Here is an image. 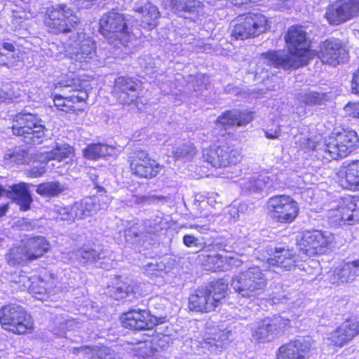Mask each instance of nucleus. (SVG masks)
I'll return each instance as SVG.
<instances>
[{
  "label": "nucleus",
  "mask_w": 359,
  "mask_h": 359,
  "mask_svg": "<svg viewBox=\"0 0 359 359\" xmlns=\"http://www.w3.org/2000/svg\"><path fill=\"white\" fill-rule=\"evenodd\" d=\"M90 84L81 76L61 80L51 86L50 97L57 111L79 114L84 111L89 98Z\"/></svg>",
  "instance_id": "f257e3e1"
},
{
  "label": "nucleus",
  "mask_w": 359,
  "mask_h": 359,
  "mask_svg": "<svg viewBox=\"0 0 359 359\" xmlns=\"http://www.w3.org/2000/svg\"><path fill=\"white\" fill-rule=\"evenodd\" d=\"M229 287L224 278L213 279L195 289L187 302L191 312L204 314L215 311L229 297Z\"/></svg>",
  "instance_id": "f03ea898"
},
{
  "label": "nucleus",
  "mask_w": 359,
  "mask_h": 359,
  "mask_svg": "<svg viewBox=\"0 0 359 359\" xmlns=\"http://www.w3.org/2000/svg\"><path fill=\"white\" fill-rule=\"evenodd\" d=\"M50 250V242L46 236L34 235L12 245L4 255L5 261L13 268L26 266L43 258Z\"/></svg>",
  "instance_id": "7ed1b4c3"
},
{
  "label": "nucleus",
  "mask_w": 359,
  "mask_h": 359,
  "mask_svg": "<svg viewBox=\"0 0 359 359\" xmlns=\"http://www.w3.org/2000/svg\"><path fill=\"white\" fill-rule=\"evenodd\" d=\"M270 18L262 12L248 11L238 15L231 22L230 36L236 41L254 39L271 28Z\"/></svg>",
  "instance_id": "20e7f679"
},
{
  "label": "nucleus",
  "mask_w": 359,
  "mask_h": 359,
  "mask_svg": "<svg viewBox=\"0 0 359 359\" xmlns=\"http://www.w3.org/2000/svg\"><path fill=\"white\" fill-rule=\"evenodd\" d=\"M359 147V136L355 130L347 128H334L323 140V151L327 161L349 156Z\"/></svg>",
  "instance_id": "39448f33"
},
{
  "label": "nucleus",
  "mask_w": 359,
  "mask_h": 359,
  "mask_svg": "<svg viewBox=\"0 0 359 359\" xmlns=\"http://www.w3.org/2000/svg\"><path fill=\"white\" fill-rule=\"evenodd\" d=\"M81 18L76 11L66 3H60L46 8L43 24L53 34H67L74 32L80 25Z\"/></svg>",
  "instance_id": "423d86ee"
},
{
  "label": "nucleus",
  "mask_w": 359,
  "mask_h": 359,
  "mask_svg": "<svg viewBox=\"0 0 359 359\" xmlns=\"http://www.w3.org/2000/svg\"><path fill=\"white\" fill-rule=\"evenodd\" d=\"M98 31L109 43L123 46L128 44L133 35L126 15L116 8L111 9L101 17Z\"/></svg>",
  "instance_id": "0eeeda50"
},
{
  "label": "nucleus",
  "mask_w": 359,
  "mask_h": 359,
  "mask_svg": "<svg viewBox=\"0 0 359 359\" xmlns=\"http://www.w3.org/2000/svg\"><path fill=\"white\" fill-rule=\"evenodd\" d=\"M12 134L27 144L42 142L45 137L46 126L38 114L31 112H18L11 118L10 127Z\"/></svg>",
  "instance_id": "6e6552de"
},
{
  "label": "nucleus",
  "mask_w": 359,
  "mask_h": 359,
  "mask_svg": "<svg viewBox=\"0 0 359 359\" xmlns=\"http://www.w3.org/2000/svg\"><path fill=\"white\" fill-rule=\"evenodd\" d=\"M0 325L4 330L18 336L32 334L35 330L31 314L21 306L14 304L1 307Z\"/></svg>",
  "instance_id": "1a4fd4ad"
},
{
  "label": "nucleus",
  "mask_w": 359,
  "mask_h": 359,
  "mask_svg": "<svg viewBox=\"0 0 359 359\" xmlns=\"http://www.w3.org/2000/svg\"><path fill=\"white\" fill-rule=\"evenodd\" d=\"M284 41L288 53L302 67L306 66L315 57V50L311 49L308 33L303 25L290 26L284 35Z\"/></svg>",
  "instance_id": "9d476101"
},
{
  "label": "nucleus",
  "mask_w": 359,
  "mask_h": 359,
  "mask_svg": "<svg viewBox=\"0 0 359 359\" xmlns=\"http://www.w3.org/2000/svg\"><path fill=\"white\" fill-rule=\"evenodd\" d=\"M126 162L130 174L137 180L155 179L163 168L147 150L140 148L130 150L127 154Z\"/></svg>",
  "instance_id": "9b49d317"
},
{
  "label": "nucleus",
  "mask_w": 359,
  "mask_h": 359,
  "mask_svg": "<svg viewBox=\"0 0 359 359\" xmlns=\"http://www.w3.org/2000/svg\"><path fill=\"white\" fill-rule=\"evenodd\" d=\"M266 210L273 222L280 224H290L299 217L300 206L290 195L276 194L267 200Z\"/></svg>",
  "instance_id": "f8f14e48"
},
{
  "label": "nucleus",
  "mask_w": 359,
  "mask_h": 359,
  "mask_svg": "<svg viewBox=\"0 0 359 359\" xmlns=\"http://www.w3.org/2000/svg\"><path fill=\"white\" fill-rule=\"evenodd\" d=\"M329 222L335 227H346L359 224V196L341 197L337 205L329 210Z\"/></svg>",
  "instance_id": "ddd939ff"
},
{
  "label": "nucleus",
  "mask_w": 359,
  "mask_h": 359,
  "mask_svg": "<svg viewBox=\"0 0 359 359\" xmlns=\"http://www.w3.org/2000/svg\"><path fill=\"white\" fill-rule=\"evenodd\" d=\"M120 323L126 330L133 332L152 330L167 321L166 316H156L149 310L132 308L121 313Z\"/></svg>",
  "instance_id": "4468645a"
},
{
  "label": "nucleus",
  "mask_w": 359,
  "mask_h": 359,
  "mask_svg": "<svg viewBox=\"0 0 359 359\" xmlns=\"http://www.w3.org/2000/svg\"><path fill=\"white\" fill-rule=\"evenodd\" d=\"M204 161L215 168H226L240 163L243 155L241 149L231 143L221 142L203 149Z\"/></svg>",
  "instance_id": "2eb2a0df"
},
{
  "label": "nucleus",
  "mask_w": 359,
  "mask_h": 359,
  "mask_svg": "<svg viewBox=\"0 0 359 359\" xmlns=\"http://www.w3.org/2000/svg\"><path fill=\"white\" fill-rule=\"evenodd\" d=\"M266 284L262 271L258 267H251L237 277L234 289L243 297H256L264 292Z\"/></svg>",
  "instance_id": "dca6fc26"
},
{
  "label": "nucleus",
  "mask_w": 359,
  "mask_h": 359,
  "mask_svg": "<svg viewBox=\"0 0 359 359\" xmlns=\"http://www.w3.org/2000/svg\"><path fill=\"white\" fill-rule=\"evenodd\" d=\"M359 17V0H335L326 7L324 18L331 26H338Z\"/></svg>",
  "instance_id": "f3484780"
},
{
  "label": "nucleus",
  "mask_w": 359,
  "mask_h": 359,
  "mask_svg": "<svg viewBox=\"0 0 359 359\" xmlns=\"http://www.w3.org/2000/svg\"><path fill=\"white\" fill-rule=\"evenodd\" d=\"M315 55L324 65L335 67L348 57V52L340 39L332 37L320 42Z\"/></svg>",
  "instance_id": "a211bd4d"
},
{
  "label": "nucleus",
  "mask_w": 359,
  "mask_h": 359,
  "mask_svg": "<svg viewBox=\"0 0 359 359\" xmlns=\"http://www.w3.org/2000/svg\"><path fill=\"white\" fill-rule=\"evenodd\" d=\"M290 327V320L282 317L266 318L261 320L253 332V337L261 343L273 340Z\"/></svg>",
  "instance_id": "6ab92c4d"
},
{
  "label": "nucleus",
  "mask_w": 359,
  "mask_h": 359,
  "mask_svg": "<svg viewBox=\"0 0 359 359\" xmlns=\"http://www.w3.org/2000/svg\"><path fill=\"white\" fill-rule=\"evenodd\" d=\"M331 243L330 236L326 232L313 230L303 233L299 246L306 255L313 257L325 254Z\"/></svg>",
  "instance_id": "aec40b11"
},
{
  "label": "nucleus",
  "mask_w": 359,
  "mask_h": 359,
  "mask_svg": "<svg viewBox=\"0 0 359 359\" xmlns=\"http://www.w3.org/2000/svg\"><path fill=\"white\" fill-rule=\"evenodd\" d=\"M140 88V81L129 76H118L114 79L111 94L118 103L130 105L137 102L135 94Z\"/></svg>",
  "instance_id": "412c9836"
},
{
  "label": "nucleus",
  "mask_w": 359,
  "mask_h": 359,
  "mask_svg": "<svg viewBox=\"0 0 359 359\" xmlns=\"http://www.w3.org/2000/svg\"><path fill=\"white\" fill-rule=\"evenodd\" d=\"M336 182L344 191H359V159L344 162L336 172Z\"/></svg>",
  "instance_id": "4be33fe9"
},
{
  "label": "nucleus",
  "mask_w": 359,
  "mask_h": 359,
  "mask_svg": "<svg viewBox=\"0 0 359 359\" xmlns=\"http://www.w3.org/2000/svg\"><path fill=\"white\" fill-rule=\"evenodd\" d=\"M312 341L305 338L292 339L281 344L276 351V359H307L311 353Z\"/></svg>",
  "instance_id": "5701e85b"
},
{
  "label": "nucleus",
  "mask_w": 359,
  "mask_h": 359,
  "mask_svg": "<svg viewBox=\"0 0 359 359\" xmlns=\"http://www.w3.org/2000/svg\"><path fill=\"white\" fill-rule=\"evenodd\" d=\"M359 334V320L347 318L330 333L329 337L332 345L342 347Z\"/></svg>",
  "instance_id": "b1692460"
},
{
  "label": "nucleus",
  "mask_w": 359,
  "mask_h": 359,
  "mask_svg": "<svg viewBox=\"0 0 359 359\" xmlns=\"http://www.w3.org/2000/svg\"><path fill=\"white\" fill-rule=\"evenodd\" d=\"M31 186V184L20 182L12 184L9 189L6 190V196L18 205L21 212H27L32 208L34 200L30 191Z\"/></svg>",
  "instance_id": "393cba45"
},
{
  "label": "nucleus",
  "mask_w": 359,
  "mask_h": 359,
  "mask_svg": "<svg viewBox=\"0 0 359 359\" xmlns=\"http://www.w3.org/2000/svg\"><path fill=\"white\" fill-rule=\"evenodd\" d=\"M299 262L294 249L288 247L276 248L273 254L267 259L269 265L279 267L285 271L295 269Z\"/></svg>",
  "instance_id": "a878e982"
},
{
  "label": "nucleus",
  "mask_w": 359,
  "mask_h": 359,
  "mask_svg": "<svg viewBox=\"0 0 359 359\" xmlns=\"http://www.w3.org/2000/svg\"><path fill=\"white\" fill-rule=\"evenodd\" d=\"M260 59L267 66L281 68L286 71L302 67L290 53L282 55L278 50H270L261 53Z\"/></svg>",
  "instance_id": "bb28decb"
},
{
  "label": "nucleus",
  "mask_w": 359,
  "mask_h": 359,
  "mask_svg": "<svg viewBox=\"0 0 359 359\" xmlns=\"http://www.w3.org/2000/svg\"><path fill=\"white\" fill-rule=\"evenodd\" d=\"M231 332L225 330L216 329L213 332L206 334L201 341L203 348L210 352L220 353L230 343Z\"/></svg>",
  "instance_id": "cd10ccee"
},
{
  "label": "nucleus",
  "mask_w": 359,
  "mask_h": 359,
  "mask_svg": "<svg viewBox=\"0 0 359 359\" xmlns=\"http://www.w3.org/2000/svg\"><path fill=\"white\" fill-rule=\"evenodd\" d=\"M109 149L110 147L104 143H90L83 149V155L88 160L97 161L109 156Z\"/></svg>",
  "instance_id": "c85d7f7f"
},
{
  "label": "nucleus",
  "mask_w": 359,
  "mask_h": 359,
  "mask_svg": "<svg viewBox=\"0 0 359 359\" xmlns=\"http://www.w3.org/2000/svg\"><path fill=\"white\" fill-rule=\"evenodd\" d=\"M65 191L64 187L58 181L43 182L36 185V192L42 197L53 198Z\"/></svg>",
  "instance_id": "c756f323"
},
{
  "label": "nucleus",
  "mask_w": 359,
  "mask_h": 359,
  "mask_svg": "<svg viewBox=\"0 0 359 359\" xmlns=\"http://www.w3.org/2000/svg\"><path fill=\"white\" fill-rule=\"evenodd\" d=\"M74 155V149L69 144L56 146L47 153L46 158L48 161L57 160L62 161Z\"/></svg>",
  "instance_id": "7c9ffc66"
},
{
  "label": "nucleus",
  "mask_w": 359,
  "mask_h": 359,
  "mask_svg": "<svg viewBox=\"0 0 359 359\" xmlns=\"http://www.w3.org/2000/svg\"><path fill=\"white\" fill-rule=\"evenodd\" d=\"M351 267L359 268V259L345 263L341 267L336 269L334 273L341 282H348L356 276L355 271H352Z\"/></svg>",
  "instance_id": "2f4dec72"
},
{
  "label": "nucleus",
  "mask_w": 359,
  "mask_h": 359,
  "mask_svg": "<svg viewBox=\"0 0 359 359\" xmlns=\"http://www.w3.org/2000/svg\"><path fill=\"white\" fill-rule=\"evenodd\" d=\"M196 154V149L192 143L182 144L175 149L172 152L173 158L175 160L189 158Z\"/></svg>",
  "instance_id": "473e14b6"
},
{
  "label": "nucleus",
  "mask_w": 359,
  "mask_h": 359,
  "mask_svg": "<svg viewBox=\"0 0 359 359\" xmlns=\"http://www.w3.org/2000/svg\"><path fill=\"white\" fill-rule=\"evenodd\" d=\"M215 124L225 130L236 126L234 110L228 109L223 111L215 120Z\"/></svg>",
  "instance_id": "72a5a7b5"
},
{
  "label": "nucleus",
  "mask_w": 359,
  "mask_h": 359,
  "mask_svg": "<svg viewBox=\"0 0 359 359\" xmlns=\"http://www.w3.org/2000/svg\"><path fill=\"white\" fill-rule=\"evenodd\" d=\"M135 355L140 358H149L154 355L156 348L153 346L152 342L144 341L138 343V346L134 349Z\"/></svg>",
  "instance_id": "f704fd0d"
},
{
  "label": "nucleus",
  "mask_w": 359,
  "mask_h": 359,
  "mask_svg": "<svg viewBox=\"0 0 359 359\" xmlns=\"http://www.w3.org/2000/svg\"><path fill=\"white\" fill-rule=\"evenodd\" d=\"M236 126L242 127L245 126L251 123L254 118L255 112L254 111L244 109V110H234Z\"/></svg>",
  "instance_id": "c9c22d12"
},
{
  "label": "nucleus",
  "mask_w": 359,
  "mask_h": 359,
  "mask_svg": "<svg viewBox=\"0 0 359 359\" xmlns=\"http://www.w3.org/2000/svg\"><path fill=\"white\" fill-rule=\"evenodd\" d=\"M225 264L224 257L219 254L208 255L205 258V264L213 271H223Z\"/></svg>",
  "instance_id": "e433bc0d"
},
{
  "label": "nucleus",
  "mask_w": 359,
  "mask_h": 359,
  "mask_svg": "<svg viewBox=\"0 0 359 359\" xmlns=\"http://www.w3.org/2000/svg\"><path fill=\"white\" fill-rule=\"evenodd\" d=\"M325 95L316 91H309L302 95V102L306 105L321 104L325 99Z\"/></svg>",
  "instance_id": "4c0bfd02"
},
{
  "label": "nucleus",
  "mask_w": 359,
  "mask_h": 359,
  "mask_svg": "<svg viewBox=\"0 0 359 359\" xmlns=\"http://www.w3.org/2000/svg\"><path fill=\"white\" fill-rule=\"evenodd\" d=\"M79 252L80 258L84 264L94 263L100 259V252L94 248H82Z\"/></svg>",
  "instance_id": "58836bf2"
},
{
  "label": "nucleus",
  "mask_w": 359,
  "mask_h": 359,
  "mask_svg": "<svg viewBox=\"0 0 359 359\" xmlns=\"http://www.w3.org/2000/svg\"><path fill=\"white\" fill-rule=\"evenodd\" d=\"M55 220L71 224L75 221V216L67 208L60 207L57 210Z\"/></svg>",
  "instance_id": "ea45409f"
},
{
  "label": "nucleus",
  "mask_w": 359,
  "mask_h": 359,
  "mask_svg": "<svg viewBox=\"0 0 359 359\" xmlns=\"http://www.w3.org/2000/svg\"><path fill=\"white\" fill-rule=\"evenodd\" d=\"M344 109L348 116L359 119V101L348 102Z\"/></svg>",
  "instance_id": "a19ab883"
},
{
  "label": "nucleus",
  "mask_w": 359,
  "mask_h": 359,
  "mask_svg": "<svg viewBox=\"0 0 359 359\" xmlns=\"http://www.w3.org/2000/svg\"><path fill=\"white\" fill-rule=\"evenodd\" d=\"M46 172V165L41 163L40 165L33 166L27 170L25 175L31 179L42 177Z\"/></svg>",
  "instance_id": "79ce46f5"
},
{
  "label": "nucleus",
  "mask_w": 359,
  "mask_h": 359,
  "mask_svg": "<svg viewBox=\"0 0 359 359\" xmlns=\"http://www.w3.org/2000/svg\"><path fill=\"white\" fill-rule=\"evenodd\" d=\"M351 86L352 93L359 96V67L353 73Z\"/></svg>",
  "instance_id": "37998d69"
},
{
  "label": "nucleus",
  "mask_w": 359,
  "mask_h": 359,
  "mask_svg": "<svg viewBox=\"0 0 359 359\" xmlns=\"http://www.w3.org/2000/svg\"><path fill=\"white\" fill-rule=\"evenodd\" d=\"M183 243L187 248L197 247L198 245V240L196 237L191 234H185L183 236Z\"/></svg>",
  "instance_id": "c03bdc74"
},
{
  "label": "nucleus",
  "mask_w": 359,
  "mask_h": 359,
  "mask_svg": "<svg viewBox=\"0 0 359 359\" xmlns=\"http://www.w3.org/2000/svg\"><path fill=\"white\" fill-rule=\"evenodd\" d=\"M201 2H198V4H196L195 3V0H187L181 10L186 13H194L198 7L201 6Z\"/></svg>",
  "instance_id": "a18cd8bd"
},
{
  "label": "nucleus",
  "mask_w": 359,
  "mask_h": 359,
  "mask_svg": "<svg viewBox=\"0 0 359 359\" xmlns=\"http://www.w3.org/2000/svg\"><path fill=\"white\" fill-rule=\"evenodd\" d=\"M318 143L315 140L311 138H306L305 140V142L304 143V146L302 149L305 153L313 151L316 149Z\"/></svg>",
  "instance_id": "49530a36"
},
{
  "label": "nucleus",
  "mask_w": 359,
  "mask_h": 359,
  "mask_svg": "<svg viewBox=\"0 0 359 359\" xmlns=\"http://www.w3.org/2000/svg\"><path fill=\"white\" fill-rule=\"evenodd\" d=\"M226 1L233 6L241 7L250 4L256 3L257 0H226Z\"/></svg>",
  "instance_id": "de8ad7c7"
},
{
  "label": "nucleus",
  "mask_w": 359,
  "mask_h": 359,
  "mask_svg": "<svg viewBox=\"0 0 359 359\" xmlns=\"http://www.w3.org/2000/svg\"><path fill=\"white\" fill-rule=\"evenodd\" d=\"M280 133V131L279 129L276 130H275L273 132L265 131V136L268 139L275 140V139H277L279 137Z\"/></svg>",
  "instance_id": "09e8293b"
},
{
  "label": "nucleus",
  "mask_w": 359,
  "mask_h": 359,
  "mask_svg": "<svg viewBox=\"0 0 359 359\" xmlns=\"http://www.w3.org/2000/svg\"><path fill=\"white\" fill-rule=\"evenodd\" d=\"M9 57L0 50V66H8Z\"/></svg>",
  "instance_id": "8fccbe9b"
},
{
  "label": "nucleus",
  "mask_w": 359,
  "mask_h": 359,
  "mask_svg": "<svg viewBox=\"0 0 359 359\" xmlns=\"http://www.w3.org/2000/svg\"><path fill=\"white\" fill-rule=\"evenodd\" d=\"M2 48L6 50L11 53H13L15 50L14 44L11 42H4L2 43Z\"/></svg>",
  "instance_id": "3c124183"
},
{
  "label": "nucleus",
  "mask_w": 359,
  "mask_h": 359,
  "mask_svg": "<svg viewBox=\"0 0 359 359\" xmlns=\"http://www.w3.org/2000/svg\"><path fill=\"white\" fill-rule=\"evenodd\" d=\"M9 210V204L4 203L0 205V219L4 217Z\"/></svg>",
  "instance_id": "603ef678"
},
{
  "label": "nucleus",
  "mask_w": 359,
  "mask_h": 359,
  "mask_svg": "<svg viewBox=\"0 0 359 359\" xmlns=\"http://www.w3.org/2000/svg\"><path fill=\"white\" fill-rule=\"evenodd\" d=\"M5 192H6V189L0 184V198L5 194Z\"/></svg>",
  "instance_id": "864d4df0"
},
{
  "label": "nucleus",
  "mask_w": 359,
  "mask_h": 359,
  "mask_svg": "<svg viewBox=\"0 0 359 359\" xmlns=\"http://www.w3.org/2000/svg\"><path fill=\"white\" fill-rule=\"evenodd\" d=\"M116 292H123V293L126 294V296H127V295H128V292H124V291L122 290V288H121V287L117 288V289H116Z\"/></svg>",
  "instance_id": "5fc2aeb1"
},
{
  "label": "nucleus",
  "mask_w": 359,
  "mask_h": 359,
  "mask_svg": "<svg viewBox=\"0 0 359 359\" xmlns=\"http://www.w3.org/2000/svg\"><path fill=\"white\" fill-rule=\"evenodd\" d=\"M15 156V154L13 153L12 155H11V157H14Z\"/></svg>",
  "instance_id": "6e6d98bb"
},
{
  "label": "nucleus",
  "mask_w": 359,
  "mask_h": 359,
  "mask_svg": "<svg viewBox=\"0 0 359 359\" xmlns=\"http://www.w3.org/2000/svg\"><path fill=\"white\" fill-rule=\"evenodd\" d=\"M259 0H257V1H259Z\"/></svg>",
  "instance_id": "4d7b16f0"
}]
</instances>
